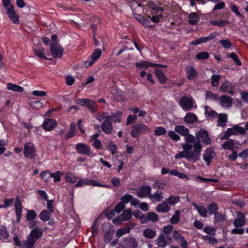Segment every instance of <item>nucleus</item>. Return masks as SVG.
<instances>
[{"instance_id": "f257e3e1", "label": "nucleus", "mask_w": 248, "mask_h": 248, "mask_svg": "<svg viewBox=\"0 0 248 248\" xmlns=\"http://www.w3.org/2000/svg\"><path fill=\"white\" fill-rule=\"evenodd\" d=\"M185 143L182 145L183 151L175 155L176 159L185 158L187 160L196 162L200 160V153L202 146L200 141L193 143Z\"/></svg>"}, {"instance_id": "f03ea898", "label": "nucleus", "mask_w": 248, "mask_h": 248, "mask_svg": "<svg viewBox=\"0 0 248 248\" xmlns=\"http://www.w3.org/2000/svg\"><path fill=\"white\" fill-rule=\"evenodd\" d=\"M175 131L185 137L186 143H194L196 141L195 137L189 134V129L183 125H178L175 127Z\"/></svg>"}, {"instance_id": "7ed1b4c3", "label": "nucleus", "mask_w": 248, "mask_h": 248, "mask_svg": "<svg viewBox=\"0 0 248 248\" xmlns=\"http://www.w3.org/2000/svg\"><path fill=\"white\" fill-rule=\"evenodd\" d=\"M151 131V128L147 125L137 124L132 126L130 134L132 137L138 138L140 134L149 133Z\"/></svg>"}, {"instance_id": "20e7f679", "label": "nucleus", "mask_w": 248, "mask_h": 248, "mask_svg": "<svg viewBox=\"0 0 248 248\" xmlns=\"http://www.w3.org/2000/svg\"><path fill=\"white\" fill-rule=\"evenodd\" d=\"M180 106L184 111L192 110L197 106L194 99L191 97L183 96L180 99Z\"/></svg>"}, {"instance_id": "39448f33", "label": "nucleus", "mask_w": 248, "mask_h": 248, "mask_svg": "<svg viewBox=\"0 0 248 248\" xmlns=\"http://www.w3.org/2000/svg\"><path fill=\"white\" fill-rule=\"evenodd\" d=\"M245 132V129L243 127L238 125H235L227 129L224 135L221 137V139H227L232 135H243Z\"/></svg>"}, {"instance_id": "423d86ee", "label": "nucleus", "mask_w": 248, "mask_h": 248, "mask_svg": "<svg viewBox=\"0 0 248 248\" xmlns=\"http://www.w3.org/2000/svg\"><path fill=\"white\" fill-rule=\"evenodd\" d=\"M76 103L78 104L87 108L92 113L95 112L98 110V105L97 103L90 99L79 98L77 100Z\"/></svg>"}, {"instance_id": "0eeeda50", "label": "nucleus", "mask_w": 248, "mask_h": 248, "mask_svg": "<svg viewBox=\"0 0 248 248\" xmlns=\"http://www.w3.org/2000/svg\"><path fill=\"white\" fill-rule=\"evenodd\" d=\"M85 185L108 187V186L105 185H102L96 180H92L88 178L80 179L78 182L75 185V186L77 187H82Z\"/></svg>"}, {"instance_id": "6e6552de", "label": "nucleus", "mask_w": 248, "mask_h": 248, "mask_svg": "<svg viewBox=\"0 0 248 248\" xmlns=\"http://www.w3.org/2000/svg\"><path fill=\"white\" fill-rule=\"evenodd\" d=\"M50 51L54 58H61L63 49L56 43H54L50 45Z\"/></svg>"}, {"instance_id": "1a4fd4ad", "label": "nucleus", "mask_w": 248, "mask_h": 248, "mask_svg": "<svg viewBox=\"0 0 248 248\" xmlns=\"http://www.w3.org/2000/svg\"><path fill=\"white\" fill-rule=\"evenodd\" d=\"M24 154L28 158H33L35 155V150L33 144L29 142L25 144L24 148Z\"/></svg>"}, {"instance_id": "9d476101", "label": "nucleus", "mask_w": 248, "mask_h": 248, "mask_svg": "<svg viewBox=\"0 0 248 248\" xmlns=\"http://www.w3.org/2000/svg\"><path fill=\"white\" fill-rule=\"evenodd\" d=\"M124 248H137L138 244L136 239L132 237L123 238V239Z\"/></svg>"}, {"instance_id": "9b49d317", "label": "nucleus", "mask_w": 248, "mask_h": 248, "mask_svg": "<svg viewBox=\"0 0 248 248\" xmlns=\"http://www.w3.org/2000/svg\"><path fill=\"white\" fill-rule=\"evenodd\" d=\"M76 149L78 153L86 155H90L91 154V150L90 147L87 144L79 143L76 145Z\"/></svg>"}, {"instance_id": "f8f14e48", "label": "nucleus", "mask_w": 248, "mask_h": 248, "mask_svg": "<svg viewBox=\"0 0 248 248\" xmlns=\"http://www.w3.org/2000/svg\"><path fill=\"white\" fill-rule=\"evenodd\" d=\"M233 99L227 95L220 96L219 99V103L222 107L229 108L232 105Z\"/></svg>"}, {"instance_id": "ddd939ff", "label": "nucleus", "mask_w": 248, "mask_h": 248, "mask_svg": "<svg viewBox=\"0 0 248 248\" xmlns=\"http://www.w3.org/2000/svg\"><path fill=\"white\" fill-rule=\"evenodd\" d=\"M171 241V238L170 237L161 234L156 240V244L158 247L164 248L166 247Z\"/></svg>"}, {"instance_id": "4468645a", "label": "nucleus", "mask_w": 248, "mask_h": 248, "mask_svg": "<svg viewBox=\"0 0 248 248\" xmlns=\"http://www.w3.org/2000/svg\"><path fill=\"white\" fill-rule=\"evenodd\" d=\"M235 87V84L232 83L226 80L220 86L219 89L222 92H226L230 94H233V88Z\"/></svg>"}, {"instance_id": "2eb2a0df", "label": "nucleus", "mask_w": 248, "mask_h": 248, "mask_svg": "<svg viewBox=\"0 0 248 248\" xmlns=\"http://www.w3.org/2000/svg\"><path fill=\"white\" fill-rule=\"evenodd\" d=\"M111 119H108L104 121L101 125L102 130L107 134H110L112 132L113 126Z\"/></svg>"}, {"instance_id": "dca6fc26", "label": "nucleus", "mask_w": 248, "mask_h": 248, "mask_svg": "<svg viewBox=\"0 0 248 248\" xmlns=\"http://www.w3.org/2000/svg\"><path fill=\"white\" fill-rule=\"evenodd\" d=\"M196 138L201 139L203 142L209 144L211 143V139L208 136V133L204 129H201L196 133Z\"/></svg>"}, {"instance_id": "f3484780", "label": "nucleus", "mask_w": 248, "mask_h": 248, "mask_svg": "<svg viewBox=\"0 0 248 248\" xmlns=\"http://www.w3.org/2000/svg\"><path fill=\"white\" fill-rule=\"evenodd\" d=\"M215 153L212 149H207L203 155V158L206 162L207 165L209 166L211 161L215 156Z\"/></svg>"}, {"instance_id": "a211bd4d", "label": "nucleus", "mask_w": 248, "mask_h": 248, "mask_svg": "<svg viewBox=\"0 0 248 248\" xmlns=\"http://www.w3.org/2000/svg\"><path fill=\"white\" fill-rule=\"evenodd\" d=\"M14 207L16 215V219L17 221H19L20 220L22 213V205L20 198L18 196H17L16 199V201L14 203Z\"/></svg>"}, {"instance_id": "6ab92c4d", "label": "nucleus", "mask_w": 248, "mask_h": 248, "mask_svg": "<svg viewBox=\"0 0 248 248\" xmlns=\"http://www.w3.org/2000/svg\"><path fill=\"white\" fill-rule=\"evenodd\" d=\"M204 114L208 120H211L217 116V113L208 106H205L204 107Z\"/></svg>"}, {"instance_id": "aec40b11", "label": "nucleus", "mask_w": 248, "mask_h": 248, "mask_svg": "<svg viewBox=\"0 0 248 248\" xmlns=\"http://www.w3.org/2000/svg\"><path fill=\"white\" fill-rule=\"evenodd\" d=\"M57 125V123L53 119H47L43 123V128L46 131H50L54 128Z\"/></svg>"}, {"instance_id": "412c9836", "label": "nucleus", "mask_w": 248, "mask_h": 248, "mask_svg": "<svg viewBox=\"0 0 248 248\" xmlns=\"http://www.w3.org/2000/svg\"><path fill=\"white\" fill-rule=\"evenodd\" d=\"M134 17L144 27L148 28L151 26V22L148 19L144 18L141 15L134 14Z\"/></svg>"}, {"instance_id": "4be33fe9", "label": "nucleus", "mask_w": 248, "mask_h": 248, "mask_svg": "<svg viewBox=\"0 0 248 248\" xmlns=\"http://www.w3.org/2000/svg\"><path fill=\"white\" fill-rule=\"evenodd\" d=\"M6 13L13 23L17 24L19 23V16L15 11L14 8L8 9V10L6 11Z\"/></svg>"}, {"instance_id": "5701e85b", "label": "nucleus", "mask_w": 248, "mask_h": 248, "mask_svg": "<svg viewBox=\"0 0 248 248\" xmlns=\"http://www.w3.org/2000/svg\"><path fill=\"white\" fill-rule=\"evenodd\" d=\"M151 188L149 186H144L138 192L137 196L140 198L146 197L150 195Z\"/></svg>"}, {"instance_id": "b1692460", "label": "nucleus", "mask_w": 248, "mask_h": 248, "mask_svg": "<svg viewBox=\"0 0 248 248\" xmlns=\"http://www.w3.org/2000/svg\"><path fill=\"white\" fill-rule=\"evenodd\" d=\"M186 72L187 78L189 80L194 79L197 76V71L192 66L186 67Z\"/></svg>"}, {"instance_id": "393cba45", "label": "nucleus", "mask_w": 248, "mask_h": 248, "mask_svg": "<svg viewBox=\"0 0 248 248\" xmlns=\"http://www.w3.org/2000/svg\"><path fill=\"white\" fill-rule=\"evenodd\" d=\"M42 230L39 228L36 227L31 232L28 236L36 241L42 236Z\"/></svg>"}, {"instance_id": "a878e982", "label": "nucleus", "mask_w": 248, "mask_h": 248, "mask_svg": "<svg viewBox=\"0 0 248 248\" xmlns=\"http://www.w3.org/2000/svg\"><path fill=\"white\" fill-rule=\"evenodd\" d=\"M184 121L188 124H193L198 121V118L196 115L191 112L187 113L184 118Z\"/></svg>"}, {"instance_id": "bb28decb", "label": "nucleus", "mask_w": 248, "mask_h": 248, "mask_svg": "<svg viewBox=\"0 0 248 248\" xmlns=\"http://www.w3.org/2000/svg\"><path fill=\"white\" fill-rule=\"evenodd\" d=\"M155 209L159 213L167 212L170 210V207L166 202H163L157 205Z\"/></svg>"}, {"instance_id": "cd10ccee", "label": "nucleus", "mask_w": 248, "mask_h": 248, "mask_svg": "<svg viewBox=\"0 0 248 248\" xmlns=\"http://www.w3.org/2000/svg\"><path fill=\"white\" fill-rule=\"evenodd\" d=\"M199 16L195 12L191 13L188 16V23L190 25H196L200 20Z\"/></svg>"}, {"instance_id": "c85d7f7f", "label": "nucleus", "mask_w": 248, "mask_h": 248, "mask_svg": "<svg viewBox=\"0 0 248 248\" xmlns=\"http://www.w3.org/2000/svg\"><path fill=\"white\" fill-rule=\"evenodd\" d=\"M34 54L36 56L41 59H46L45 55L44 49L42 46H38L35 48L33 50Z\"/></svg>"}, {"instance_id": "c756f323", "label": "nucleus", "mask_w": 248, "mask_h": 248, "mask_svg": "<svg viewBox=\"0 0 248 248\" xmlns=\"http://www.w3.org/2000/svg\"><path fill=\"white\" fill-rule=\"evenodd\" d=\"M149 198L151 200H154L157 202H160L163 199V193L161 191H157L155 193L150 194L149 196Z\"/></svg>"}, {"instance_id": "7c9ffc66", "label": "nucleus", "mask_w": 248, "mask_h": 248, "mask_svg": "<svg viewBox=\"0 0 248 248\" xmlns=\"http://www.w3.org/2000/svg\"><path fill=\"white\" fill-rule=\"evenodd\" d=\"M195 208L197 210L199 214L202 217H207V211L206 209L203 206L197 205L195 203H193Z\"/></svg>"}, {"instance_id": "2f4dec72", "label": "nucleus", "mask_w": 248, "mask_h": 248, "mask_svg": "<svg viewBox=\"0 0 248 248\" xmlns=\"http://www.w3.org/2000/svg\"><path fill=\"white\" fill-rule=\"evenodd\" d=\"M143 236L148 239H153L156 235V232L151 229H146L143 231Z\"/></svg>"}, {"instance_id": "473e14b6", "label": "nucleus", "mask_w": 248, "mask_h": 248, "mask_svg": "<svg viewBox=\"0 0 248 248\" xmlns=\"http://www.w3.org/2000/svg\"><path fill=\"white\" fill-rule=\"evenodd\" d=\"M7 88L9 90L14 92H17L19 93H21L24 91V89L22 87L11 83L7 84Z\"/></svg>"}, {"instance_id": "72a5a7b5", "label": "nucleus", "mask_w": 248, "mask_h": 248, "mask_svg": "<svg viewBox=\"0 0 248 248\" xmlns=\"http://www.w3.org/2000/svg\"><path fill=\"white\" fill-rule=\"evenodd\" d=\"M227 121V115L224 113L219 114L218 115V125L224 127Z\"/></svg>"}, {"instance_id": "f704fd0d", "label": "nucleus", "mask_w": 248, "mask_h": 248, "mask_svg": "<svg viewBox=\"0 0 248 248\" xmlns=\"http://www.w3.org/2000/svg\"><path fill=\"white\" fill-rule=\"evenodd\" d=\"M95 118L99 122H102L104 119L105 120L111 119V116L108 113L104 112L98 113Z\"/></svg>"}, {"instance_id": "c9c22d12", "label": "nucleus", "mask_w": 248, "mask_h": 248, "mask_svg": "<svg viewBox=\"0 0 248 248\" xmlns=\"http://www.w3.org/2000/svg\"><path fill=\"white\" fill-rule=\"evenodd\" d=\"M36 241L31 238L30 236H27V240L24 241L23 244L24 248H33L34 245Z\"/></svg>"}, {"instance_id": "e433bc0d", "label": "nucleus", "mask_w": 248, "mask_h": 248, "mask_svg": "<svg viewBox=\"0 0 248 248\" xmlns=\"http://www.w3.org/2000/svg\"><path fill=\"white\" fill-rule=\"evenodd\" d=\"M155 74L160 83H164L166 82L167 78L161 70H155Z\"/></svg>"}, {"instance_id": "4c0bfd02", "label": "nucleus", "mask_w": 248, "mask_h": 248, "mask_svg": "<svg viewBox=\"0 0 248 248\" xmlns=\"http://www.w3.org/2000/svg\"><path fill=\"white\" fill-rule=\"evenodd\" d=\"M234 145V141L232 139H229L222 144V147L226 150H233Z\"/></svg>"}, {"instance_id": "58836bf2", "label": "nucleus", "mask_w": 248, "mask_h": 248, "mask_svg": "<svg viewBox=\"0 0 248 248\" xmlns=\"http://www.w3.org/2000/svg\"><path fill=\"white\" fill-rule=\"evenodd\" d=\"M180 220V212L178 210L175 211L174 215L170 218V222L172 224H177Z\"/></svg>"}, {"instance_id": "ea45409f", "label": "nucleus", "mask_w": 248, "mask_h": 248, "mask_svg": "<svg viewBox=\"0 0 248 248\" xmlns=\"http://www.w3.org/2000/svg\"><path fill=\"white\" fill-rule=\"evenodd\" d=\"M123 113L121 111H117L115 113H112L111 118H113L114 123H120Z\"/></svg>"}, {"instance_id": "a19ab883", "label": "nucleus", "mask_w": 248, "mask_h": 248, "mask_svg": "<svg viewBox=\"0 0 248 248\" xmlns=\"http://www.w3.org/2000/svg\"><path fill=\"white\" fill-rule=\"evenodd\" d=\"M122 220L124 221L129 220L132 217V211L130 209L124 210L121 214Z\"/></svg>"}, {"instance_id": "79ce46f5", "label": "nucleus", "mask_w": 248, "mask_h": 248, "mask_svg": "<svg viewBox=\"0 0 248 248\" xmlns=\"http://www.w3.org/2000/svg\"><path fill=\"white\" fill-rule=\"evenodd\" d=\"M76 129V124L74 123H72L70 125V130H69V132L66 135V138L67 139H70V138L73 137L75 135Z\"/></svg>"}, {"instance_id": "37998d69", "label": "nucleus", "mask_w": 248, "mask_h": 248, "mask_svg": "<svg viewBox=\"0 0 248 248\" xmlns=\"http://www.w3.org/2000/svg\"><path fill=\"white\" fill-rule=\"evenodd\" d=\"M218 206L216 203H213L210 204L208 207L209 213L211 215H215L218 213Z\"/></svg>"}, {"instance_id": "c03bdc74", "label": "nucleus", "mask_w": 248, "mask_h": 248, "mask_svg": "<svg viewBox=\"0 0 248 248\" xmlns=\"http://www.w3.org/2000/svg\"><path fill=\"white\" fill-rule=\"evenodd\" d=\"M246 217L237 218L233 222V224L236 228L241 227L244 226L246 223Z\"/></svg>"}, {"instance_id": "a18cd8bd", "label": "nucleus", "mask_w": 248, "mask_h": 248, "mask_svg": "<svg viewBox=\"0 0 248 248\" xmlns=\"http://www.w3.org/2000/svg\"><path fill=\"white\" fill-rule=\"evenodd\" d=\"M40 176L46 182H48L51 178V173L48 170L43 171L40 173Z\"/></svg>"}, {"instance_id": "49530a36", "label": "nucleus", "mask_w": 248, "mask_h": 248, "mask_svg": "<svg viewBox=\"0 0 248 248\" xmlns=\"http://www.w3.org/2000/svg\"><path fill=\"white\" fill-rule=\"evenodd\" d=\"M205 99L206 100L217 101L218 100V96L217 94L213 93L210 91H207L206 93Z\"/></svg>"}, {"instance_id": "de8ad7c7", "label": "nucleus", "mask_w": 248, "mask_h": 248, "mask_svg": "<svg viewBox=\"0 0 248 248\" xmlns=\"http://www.w3.org/2000/svg\"><path fill=\"white\" fill-rule=\"evenodd\" d=\"M167 132L166 129L162 126H157L155 129V135L159 136L165 135Z\"/></svg>"}, {"instance_id": "09e8293b", "label": "nucleus", "mask_w": 248, "mask_h": 248, "mask_svg": "<svg viewBox=\"0 0 248 248\" xmlns=\"http://www.w3.org/2000/svg\"><path fill=\"white\" fill-rule=\"evenodd\" d=\"M214 219L216 222H222L226 220V216L218 212L214 215Z\"/></svg>"}, {"instance_id": "8fccbe9b", "label": "nucleus", "mask_w": 248, "mask_h": 248, "mask_svg": "<svg viewBox=\"0 0 248 248\" xmlns=\"http://www.w3.org/2000/svg\"><path fill=\"white\" fill-rule=\"evenodd\" d=\"M65 179L69 183H74L77 181V176L72 173H67L65 174Z\"/></svg>"}, {"instance_id": "3c124183", "label": "nucleus", "mask_w": 248, "mask_h": 248, "mask_svg": "<svg viewBox=\"0 0 248 248\" xmlns=\"http://www.w3.org/2000/svg\"><path fill=\"white\" fill-rule=\"evenodd\" d=\"M180 198L179 196H171L168 198L166 200L168 203L171 205H175L180 201Z\"/></svg>"}, {"instance_id": "603ef678", "label": "nucleus", "mask_w": 248, "mask_h": 248, "mask_svg": "<svg viewBox=\"0 0 248 248\" xmlns=\"http://www.w3.org/2000/svg\"><path fill=\"white\" fill-rule=\"evenodd\" d=\"M30 105L34 109H39L43 107V103L40 101H32L30 102Z\"/></svg>"}, {"instance_id": "864d4df0", "label": "nucleus", "mask_w": 248, "mask_h": 248, "mask_svg": "<svg viewBox=\"0 0 248 248\" xmlns=\"http://www.w3.org/2000/svg\"><path fill=\"white\" fill-rule=\"evenodd\" d=\"M40 219L44 221L48 220L50 217V214L49 212L46 210L42 211L39 215Z\"/></svg>"}, {"instance_id": "5fc2aeb1", "label": "nucleus", "mask_w": 248, "mask_h": 248, "mask_svg": "<svg viewBox=\"0 0 248 248\" xmlns=\"http://www.w3.org/2000/svg\"><path fill=\"white\" fill-rule=\"evenodd\" d=\"M9 236L8 233L6 229L4 228L0 230V239L5 241L7 239Z\"/></svg>"}, {"instance_id": "6e6d98bb", "label": "nucleus", "mask_w": 248, "mask_h": 248, "mask_svg": "<svg viewBox=\"0 0 248 248\" xmlns=\"http://www.w3.org/2000/svg\"><path fill=\"white\" fill-rule=\"evenodd\" d=\"M102 51L100 49H95L90 57L95 62L100 57Z\"/></svg>"}, {"instance_id": "4d7b16f0", "label": "nucleus", "mask_w": 248, "mask_h": 248, "mask_svg": "<svg viewBox=\"0 0 248 248\" xmlns=\"http://www.w3.org/2000/svg\"><path fill=\"white\" fill-rule=\"evenodd\" d=\"M108 149L111 152L112 154L114 155L116 152L117 146L111 141H109L107 143Z\"/></svg>"}, {"instance_id": "13d9d810", "label": "nucleus", "mask_w": 248, "mask_h": 248, "mask_svg": "<svg viewBox=\"0 0 248 248\" xmlns=\"http://www.w3.org/2000/svg\"><path fill=\"white\" fill-rule=\"evenodd\" d=\"M209 23L212 25H217L218 27H223L225 24L228 23V22L227 21L223 20H220L219 21L213 20L210 21Z\"/></svg>"}, {"instance_id": "bf43d9fd", "label": "nucleus", "mask_w": 248, "mask_h": 248, "mask_svg": "<svg viewBox=\"0 0 248 248\" xmlns=\"http://www.w3.org/2000/svg\"><path fill=\"white\" fill-rule=\"evenodd\" d=\"M220 76L217 75H213L211 77L212 85L214 87H217L219 84V80Z\"/></svg>"}, {"instance_id": "052dcab7", "label": "nucleus", "mask_w": 248, "mask_h": 248, "mask_svg": "<svg viewBox=\"0 0 248 248\" xmlns=\"http://www.w3.org/2000/svg\"><path fill=\"white\" fill-rule=\"evenodd\" d=\"M129 232V229L128 228H124L123 229H119L116 232V235L118 237H120L122 235Z\"/></svg>"}, {"instance_id": "680f3d73", "label": "nucleus", "mask_w": 248, "mask_h": 248, "mask_svg": "<svg viewBox=\"0 0 248 248\" xmlns=\"http://www.w3.org/2000/svg\"><path fill=\"white\" fill-rule=\"evenodd\" d=\"M37 216L35 212L32 210H29L27 212L26 218L28 220L31 221L34 219Z\"/></svg>"}, {"instance_id": "e2e57ef3", "label": "nucleus", "mask_w": 248, "mask_h": 248, "mask_svg": "<svg viewBox=\"0 0 248 248\" xmlns=\"http://www.w3.org/2000/svg\"><path fill=\"white\" fill-rule=\"evenodd\" d=\"M203 231L208 234L214 235L216 233V230L213 227L205 226L203 229Z\"/></svg>"}, {"instance_id": "0e129e2a", "label": "nucleus", "mask_w": 248, "mask_h": 248, "mask_svg": "<svg viewBox=\"0 0 248 248\" xmlns=\"http://www.w3.org/2000/svg\"><path fill=\"white\" fill-rule=\"evenodd\" d=\"M168 136L174 141H178L180 140V137L173 131H169Z\"/></svg>"}, {"instance_id": "69168bd1", "label": "nucleus", "mask_w": 248, "mask_h": 248, "mask_svg": "<svg viewBox=\"0 0 248 248\" xmlns=\"http://www.w3.org/2000/svg\"><path fill=\"white\" fill-rule=\"evenodd\" d=\"M158 219V215L154 212H150L148 214L147 219L153 222L157 221Z\"/></svg>"}, {"instance_id": "338daca9", "label": "nucleus", "mask_w": 248, "mask_h": 248, "mask_svg": "<svg viewBox=\"0 0 248 248\" xmlns=\"http://www.w3.org/2000/svg\"><path fill=\"white\" fill-rule=\"evenodd\" d=\"M209 54L205 51L202 52L196 55V58L198 60L207 59L209 58Z\"/></svg>"}, {"instance_id": "774afa93", "label": "nucleus", "mask_w": 248, "mask_h": 248, "mask_svg": "<svg viewBox=\"0 0 248 248\" xmlns=\"http://www.w3.org/2000/svg\"><path fill=\"white\" fill-rule=\"evenodd\" d=\"M62 174L60 171L51 173V178H53L55 182H60L61 181V175Z\"/></svg>"}]
</instances>
